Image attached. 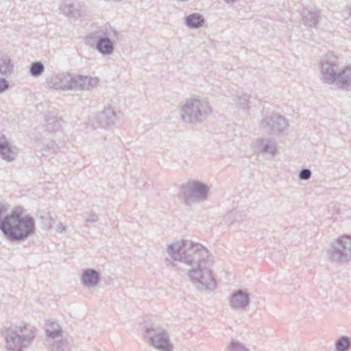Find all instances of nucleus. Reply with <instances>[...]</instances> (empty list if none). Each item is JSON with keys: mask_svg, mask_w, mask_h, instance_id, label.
<instances>
[{"mask_svg": "<svg viewBox=\"0 0 351 351\" xmlns=\"http://www.w3.org/2000/svg\"><path fill=\"white\" fill-rule=\"evenodd\" d=\"M167 252L173 261L171 263L172 266H176L174 261L192 266L189 271V276L199 291L215 289L216 282L210 269L213 261L208 251L202 245L182 240L168 245Z\"/></svg>", "mask_w": 351, "mask_h": 351, "instance_id": "nucleus-1", "label": "nucleus"}, {"mask_svg": "<svg viewBox=\"0 0 351 351\" xmlns=\"http://www.w3.org/2000/svg\"><path fill=\"white\" fill-rule=\"evenodd\" d=\"M37 328L25 322L4 328V348L6 351H26L32 347L37 336Z\"/></svg>", "mask_w": 351, "mask_h": 351, "instance_id": "nucleus-2", "label": "nucleus"}, {"mask_svg": "<svg viewBox=\"0 0 351 351\" xmlns=\"http://www.w3.org/2000/svg\"><path fill=\"white\" fill-rule=\"evenodd\" d=\"M8 223L2 232L8 240L12 242L24 241L36 230L34 218L30 215L23 216V210L20 207L11 212Z\"/></svg>", "mask_w": 351, "mask_h": 351, "instance_id": "nucleus-3", "label": "nucleus"}, {"mask_svg": "<svg viewBox=\"0 0 351 351\" xmlns=\"http://www.w3.org/2000/svg\"><path fill=\"white\" fill-rule=\"evenodd\" d=\"M211 113L212 108L209 101L199 96L186 99L180 109L182 120L193 125L202 123Z\"/></svg>", "mask_w": 351, "mask_h": 351, "instance_id": "nucleus-4", "label": "nucleus"}, {"mask_svg": "<svg viewBox=\"0 0 351 351\" xmlns=\"http://www.w3.org/2000/svg\"><path fill=\"white\" fill-rule=\"evenodd\" d=\"M143 330V339L148 345L160 351H172L173 345L165 329L158 325L146 324Z\"/></svg>", "mask_w": 351, "mask_h": 351, "instance_id": "nucleus-5", "label": "nucleus"}, {"mask_svg": "<svg viewBox=\"0 0 351 351\" xmlns=\"http://www.w3.org/2000/svg\"><path fill=\"white\" fill-rule=\"evenodd\" d=\"M328 258L331 262L343 264L351 261V236L339 237L327 250Z\"/></svg>", "mask_w": 351, "mask_h": 351, "instance_id": "nucleus-6", "label": "nucleus"}, {"mask_svg": "<svg viewBox=\"0 0 351 351\" xmlns=\"http://www.w3.org/2000/svg\"><path fill=\"white\" fill-rule=\"evenodd\" d=\"M209 189L208 186L199 181L189 182L182 189L184 204L191 206L194 203L207 199Z\"/></svg>", "mask_w": 351, "mask_h": 351, "instance_id": "nucleus-7", "label": "nucleus"}, {"mask_svg": "<svg viewBox=\"0 0 351 351\" xmlns=\"http://www.w3.org/2000/svg\"><path fill=\"white\" fill-rule=\"evenodd\" d=\"M320 69L322 80L331 84L336 80L339 71V61L337 56L331 52L327 53L322 59Z\"/></svg>", "mask_w": 351, "mask_h": 351, "instance_id": "nucleus-8", "label": "nucleus"}, {"mask_svg": "<svg viewBox=\"0 0 351 351\" xmlns=\"http://www.w3.org/2000/svg\"><path fill=\"white\" fill-rule=\"evenodd\" d=\"M46 82L50 88L57 90H72L73 75L66 72L53 74L46 80Z\"/></svg>", "mask_w": 351, "mask_h": 351, "instance_id": "nucleus-9", "label": "nucleus"}, {"mask_svg": "<svg viewBox=\"0 0 351 351\" xmlns=\"http://www.w3.org/2000/svg\"><path fill=\"white\" fill-rule=\"evenodd\" d=\"M260 125L265 132L275 134L285 131L288 126V123L284 117L274 115L263 119Z\"/></svg>", "mask_w": 351, "mask_h": 351, "instance_id": "nucleus-10", "label": "nucleus"}, {"mask_svg": "<svg viewBox=\"0 0 351 351\" xmlns=\"http://www.w3.org/2000/svg\"><path fill=\"white\" fill-rule=\"evenodd\" d=\"M250 304V295L242 289L234 292L230 300V306L232 308L244 311Z\"/></svg>", "mask_w": 351, "mask_h": 351, "instance_id": "nucleus-11", "label": "nucleus"}, {"mask_svg": "<svg viewBox=\"0 0 351 351\" xmlns=\"http://www.w3.org/2000/svg\"><path fill=\"white\" fill-rule=\"evenodd\" d=\"M0 155L7 162L14 161L18 156V149L12 145L6 137L0 133Z\"/></svg>", "mask_w": 351, "mask_h": 351, "instance_id": "nucleus-12", "label": "nucleus"}, {"mask_svg": "<svg viewBox=\"0 0 351 351\" xmlns=\"http://www.w3.org/2000/svg\"><path fill=\"white\" fill-rule=\"evenodd\" d=\"M303 23L308 27H315L320 19V10L314 8H304L300 12Z\"/></svg>", "mask_w": 351, "mask_h": 351, "instance_id": "nucleus-13", "label": "nucleus"}, {"mask_svg": "<svg viewBox=\"0 0 351 351\" xmlns=\"http://www.w3.org/2000/svg\"><path fill=\"white\" fill-rule=\"evenodd\" d=\"M335 78V81L331 84H335L341 89L349 90L351 88V67L339 69Z\"/></svg>", "mask_w": 351, "mask_h": 351, "instance_id": "nucleus-14", "label": "nucleus"}, {"mask_svg": "<svg viewBox=\"0 0 351 351\" xmlns=\"http://www.w3.org/2000/svg\"><path fill=\"white\" fill-rule=\"evenodd\" d=\"M95 49L103 56H109L114 50V41L108 36L97 35Z\"/></svg>", "mask_w": 351, "mask_h": 351, "instance_id": "nucleus-15", "label": "nucleus"}, {"mask_svg": "<svg viewBox=\"0 0 351 351\" xmlns=\"http://www.w3.org/2000/svg\"><path fill=\"white\" fill-rule=\"evenodd\" d=\"M72 83V90H88L90 88L94 87L97 84V80L96 78L94 79L93 77H90L88 76L73 75Z\"/></svg>", "mask_w": 351, "mask_h": 351, "instance_id": "nucleus-16", "label": "nucleus"}, {"mask_svg": "<svg viewBox=\"0 0 351 351\" xmlns=\"http://www.w3.org/2000/svg\"><path fill=\"white\" fill-rule=\"evenodd\" d=\"M99 273L94 269H86L82 272L81 283L86 287H93L100 282Z\"/></svg>", "mask_w": 351, "mask_h": 351, "instance_id": "nucleus-17", "label": "nucleus"}, {"mask_svg": "<svg viewBox=\"0 0 351 351\" xmlns=\"http://www.w3.org/2000/svg\"><path fill=\"white\" fill-rule=\"evenodd\" d=\"M117 120L116 113L111 108H104L97 117V121L101 127H111Z\"/></svg>", "mask_w": 351, "mask_h": 351, "instance_id": "nucleus-18", "label": "nucleus"}, {"mask_svg": "<svg viewBox=\"0 0 351 351\" xmlns=\"http://www.w3.org/2000/svg\"><path fill=\"white\" fill-rule=\"evenodd\" d=\"M256 148L262 153L274 156L276 153L275 143L269 138H258L256 142Z\"/></svg>", "mask_w": 351, "mask_h": 351, "instance_id": "nucleus-19", "label": "nucleus"}, {"mask_svg": "<svg viewBox=\"0 0 351 351\" xmlns=\"http://www.w3.org/2000/svg\"><path fill=\"white\" fill-rule=\"evenodd\" d=\"M45 332L47 337L54 340L62 338V330L56 321H47L46 324Z\"/></svg>", "mask_w": 351, "mask_h": 351, "instance_id": "nucleus-20", "label": "nucleus"}, {"mask_svg": "<svg viewBox=\"0 0 351 351\" xmlns=\"http://www.w3.org/2000/svg\"><path fill=\"white\" fill-rule=\"evenodd\" d=\"M71 348L72 338L65 337L54 340L51 345V351H71Z\"/></svg>", "mask_w": 351, "mask_h": 351, "instance_id": "nucleus-21", "label": "nucleus"}, {"mask_svg": "<svg viewBox=\"0 0 351 351\" xmlns=\"http://www.w3.org/2000/svg\"><path fill=\"white\" fill-rule=\"evenodd\" d=\"M185 25L190 29H197L204 25L205 22L203 16L199 13L191 14L184 18Z\"/></svg>", "mask_w": 351, "mask_h": 351, "instance_id": "nucleus-22", "label": "nucleus"}, {"mask_svg": "<svg viewBox=\"0 0 351 351\" xmlns=\"http://www.w3.org/2000/svg\"><path fill=\"white\" fill-rule=\"evenodd\" d=\"M13 67L12 61L8 55L0 56V75L8 76L12 72Z\"/></svg>", "mask_w": 351, "mask_h": 351, "instance_id": "nucleus-23", "label": "nucleus"}, {"mask_svg": "<svg viewBox=\"0 0 351 351\" xmlns=\"http://www.w3.org/2000/svg\"><path fill=\"white\" fill-rule=\"evenodd\" d=\"M63 10L65 13L74 17L80 16L81 14L79 4L75 3L73 0H66L64 3Z\"/></svg>", "mask_w": 351, "mask_h": 351, "instance_id": "nucleus-24", "label": "nucleus"}, {"mask_svg": "<svg viewBox=\"0 0 351 351\" xmlns=\"http://www.w3.org/2000/svg\"><path fill=\"white\" fill-rule=\"evenodd\" d=\"M336 351H348L351 348V338L346 335L341 336L335 343Z\"/></svg>", "mask_w": 351, "mask_h": 351, "instance_id": "nucleus-25", "label": "nucleus"}, {"mask_svg": "<svg viewBox=\"0 0 351 351\" xmlns=\"http://www.w3.org/2000/svg\"><path fill=\"white\" fill-rule=\"evenodd\" d=\"M8 207L0 204V230L2 232L7 227L10 220V214H8Z\"/></svg>", "mask_w": 351, "mask_h": 351, "instance_id": "nucleus-26", "label": "nucleus"}, {"mask_svg": "<svg viewBox=\"0 0 351 351\" xmlns=\"http://www.w3.org/2000/svg\"><path fill=\"white\" fill-rule=\"evenodd\" d=\"M45 71L44 64L41 62H34L30 65L29 73L33 77L40 76Z\"/></svg>", "mask_w": 351, "mask_h": 351, "instance_id": "nucleus-27", "label": "nucleus"}, {"mask_svg": "<svg viewBox=\"0 0 351 351\" xmlns=\"http://www.w3.org/2000/svg\"><path fill=\"white\" fill-rule=\"evenodd\" d=\"M99 33H101L102 36L109 37L112 41H114V39L118 36V32L112 26H106L104 29L93 33L92 35L99 34Z\"/></svg>", "mask_w": 351, "mask_h": 351, "instance_id": "nucleus-28", "label": "nucleus"}, {"mask_svg": "<svg viewBox=\"0 0 351 351\" xmlns=\"http://www.w3.org/2000/svg\"><path fill=\"white\" fill-rule=\"evenodd\" d=\"M228 349L229 351H250L244 344L236 339L231 340Z\"/></svg>", "mask_w": 351, "mask_h": 351, "instance_id": "nucleus-29", "label": "nucleus"}, {"mask_svg": "<svg viewBox=\"0 0 351 351\" xmlns=\"http://www.w3.org/2000/svg\"><path fill=\"white\" fill-rule=\"evenodd\" d=\"M248 103H249V96L247 95L243 94L238 97L237 104L241 108H242L243 109L248 108H249Z\"/></svg>", "mask_w": 351, "mask_h": 351, "instance_id": "nucleus-30", "label": "nucleus"}, {"mask_svg": "<svg viewBox=\"0 0 351 351\" xmlns=\"http://www.w3.org/2000/svg\"><path fill=\"white\" fill-rule=\"evenodd\" d=\"M311 171L309 169H302L299 172V179L301 180H308L311 178Z\"/></svg>", "mask_w": 351, "mask_h": 351, "instance_id": "nucleus-31", "label": "nucleus"}, {"mask_svg": "<svg viewBox=\"0 0 351 351\" xmlns=\"http://www.w3.org/2000/svg\"><path fill=\"white\" fill-rule=\"evenodd\" d=\"M99 221V217L94 212H90L88 217L86 219V222L87 223H95Z\"/></svg>", "mask_w": 351, "mask_h": 351, "instance_id": "nucleus-32", "label": "nucleus"}, {"mask_svg": "<svg viewBox=\"0 0 351 351\" xmlns=\"http://www.w3.org/2000/svg\"><path fill=\"white\" fill-rule=\"evenodd\" d=\"M9 86V82L5 78H0V93L8 89Z\"/></svg>", "mask_w": 351, "mask_h": 351, "instance_id": "nucleus-33", "label": "nucleus"}, {"mask_svg": "<svg viewBox=\"0 0 351 351\" xmlns=\"http://www.w3.org/2000/svg\"><path fill=\"white\" fill-rule=\"evenodd\" d=\"M66 230V228L63 226L62 223H60L56 226V232L58 233H62Z\"/></svg>", "mask_w": 351, "mask_h": 351, "instance_id": "nucleus-34", "label": "nucleus"}, {"mask_svg": "<svg viewBox=\"0 0 351 351\" xmlns=\"http://www.w3.org/2000/svg\"><path fill=\"white\" fill-rule=\"evenodd\" d=\"M228 3H232L234 2H236L237 0H224Z\"/></svg>", "mask_w": 351, "mask_h": 351, "instance_id": "nucleus-35", "label": "nucleus"}, {"mask_svg": "<svg viewBox=\"0 0 351 351\" xmlns=\"http://www.w3.org/2000/svg\"><path fill=\"white\" fill-rule=\"evenodd\" d=\"M53 145H54V143H51V149H54V148H53Z\"/></svg>", "mask_w": 351, "mask_h": 351, "instance_id": "nucleus-36", "label": "nucleus"}]
</instances>
